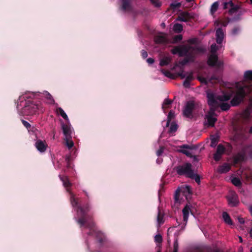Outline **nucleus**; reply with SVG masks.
Segmentation results:
<instances>
[{
    "instance_id": "8",
    "label": "nucleus",
    "mask_w": 252,
    "mask_h": 252,
    "mask_svg": "<svg viewBox=\"0 0 252 252\" xmlns=\"http://www.w3.org/2000/svg\"><path fill=\"white\" fill-rule=\"evenodd\" d=\"M191 207L192 206L189 203L187 204L185 207L183 208L182 210L183 215V222H180L178 221V220H177V222L178 223V226H180L181 229H183L185 226H186V224L187 223L189 216V214L191 213L192 214V213L191 212Z\"/></svg>"
},
{
    "instance_id": "3",
    "label": "nucleus",
    "mask_w": 252,
    "mask_h": 252,
    "mask_svg": "<svg viewBox=\"0 0 252 252\" xmlns=\"http://www.w3.org/2000/svg\"><path fill=\"white\" fill-rule=\"evenodd\" d=\"M37 94L39 93L28 91L19 96L17 104L19 115H32L40 110L41 106L39 103L28 100L29 98H36Z\"/></svg>"
},
{
    "instance_id": "29",
    "label": "nucleus",
    "mask_w": 252,
    "mask_h": 252,
    "mask_svg": "<svg viewBox=\"0 0 252 252\" xmlns=\"http://www.w3.org/2000/svg\"><path fill=\"white\" fill-rule=\"evenodd\" d=\"M23 125L28 129L30 131L32 130V132H35V131H37V129L34 127H31V125L28 122L22 120V121Z\"/></svg>"
},
{
    "instance_id": "50",
    "label": "nucleus",
    "mask_w": 252,
    "mask_h": 252,
    "mask_svg": "<svg viewBox=\"0 0 252 252\" xmlns=\"http://www.w3.org/2000/svg\"><path fill=\"white\" fill-rule=\"evenodd\" d=\"M147 62L149 63V64H152L154 63V60L151 58H148L147 60Z\"/></svg>"
},
{
    "instance_id": "49",
    "label": "nucleus",
    "mask_w": 252,
    "mask_h": 252,
    "mask_svg": "<svg viewBox=\"0 0 252 252\" xmlns=\"http://www.w3.org/2000/svg\"><path fill=\"white\" fill-rule=\"evenodd\" d=\"M192 79H193L192 74H191V73L189 74V75H188L187 76L186 75V79L188 80H189L190 81L191 80H192Z\"/></svg>"
},
{
    "instance_id": "37",
    "label": "nucleus",
    "mask_w": 252,
    "mask_h": 252,
    "mask_svg": "<svg viewBox=\"0 0 252 252\" xmlns=\"http://www.w3.org/2000/svg\"><path fill=\"white\" fill-rule=\"evenodd\" d=\"M179 249V244L178 242L177 239H175L174 243V249L173 252H178ZM157 252H160L159 251H158Z\"/></svg>"
},
{
    "instance_id": "53",
    "label": "nucleus",
    "mask_w": 252,
    "mask_h": 252,
    "mask_svg": "<svg viewBox=\"0 0 252 252\" xmlns=\"http://www.w3.org/2000/svg\"><path fill=\"white\" fill-rule=\"evenodd\" d=\"M238 220H239V222L241 224H243L245 222V220H244V219L242 218H239Z\"/></svg>"
},
{
    "instance_id": "31",
    "label": "nucleus",
    "mask_w": 252,
    "mask_h": 252,
    "mask_svg": "<svg viewBox=\"0 0 252 252\" xmlns=\"http://www.w3.org/2000/svg\"><path fill=\"white\" fill-rule=\"evenodd\" d=\"M218 137L216 135H213L211 138L210 146L212 147H215L218 144Z\"/></svg>"
},
{
    "instance_id": "13",
    "label": "nucleus",
    "mask_w": 252,
    "mask_h": 252,
    "mask_svg": "<svg viewBox=\"0 0 252 252\" xmlns=\"http://www.w3.org/2000/svg\"><path fill=\"white\" fill-rule=\"evenodd\" d=\"M228 204L231 207H235L239 203L238 197L236 193L233 190H230L227 196Z\"/></svg>"
},
{
    "instance_id": "28",
    "label": "nucleus",
    "mask_w": 252,
    "mask_h": 252,
    "mask_svg": "<svg viewBox=\"0 0 252 252\" xmlns=\"http://www.w3.org/2000/svg\"><path fill=\"white\" fill-rule=\"evenodd\" d=\"M219 5V3L218 1H216L212 4L210 8V13L211 15H214V14L216 12L218 9Z\"/></svg>"
},
{
    "instance_id": "11",
    "label": "nucleus",
    "mask_w": 252,
    "mask_h": 252,
    "mask_svg": "<svg viewBox=\"0 0 252 252\" xmlns=\"http://www.w3.org/2000/svg\"><path fill=\"white\" fill-rule=\"evenodd\" d=\"M61 127L63 132L64 138H72V135L74 132V130L72 127L70 121L64 124L62 121H61Z\"/></svg>"
},
{
    "instance_id": "58",
    "label": "nucleus",
    "mask_w": 252,
    "mask_h": 252,
    "mask_svg": "<svg viewBox=\"0 0 252 252\" xmlns=\"http://www.w3.org/2000/svg\"><path fill=\"white\" fill-rule=\"evenodd\" d=\"M215 24L217 26H218L219 24V21H216L215 22Z\"/></svg>"
},
{
    "instance_id": "6",
    "label": "nucleus",
    "mask_w": 252,
    "mask_h": 252,
    "mask_svg": "<svg viewBox=\"0 0 252 252\" xmlns=\"http://www.w3.org/2000/svg\"><path fill=\"white\" fill-rule=\"evenodd\" d=\"M176 171L179 175H185L188 177L194 179L197 183H200V177L194 173L191 169V164L190 163H186L177 167Z\"/></svg>"
},
{
    "instance_id": "26",
    "label": "nucleus",
    "mask_w": 252,
    "mask_h": 252,
    "mask_svg": "<svg viewBox=\"0 0 252 252\" xmlns=\"http://www.w3.org/2000/svg\"><path fill=\"white\" fill-rule=\"evenodd\" d=\"M170 57H164L160 60L159 64L160 66H164L168 64L171 62Z\"/></svg>"
},
{
    "instance_id": "20",
    "label": "nucleus",
    "mask_w": 252,
    "mask_h": 252,
    "mask_svg": "<svg viewBox=\"0 0 252 252\" xmlns=\"http://www.w3.org/2000/svg\"><path fill=\"white\" fill-rule=\"evenodd\" d=\"M199 80L202 83H204L205 84H208V83H212V81L214 80H218V78L216 77L215 75H212L211 77L207 76L206 77H199Z\"/></svg>"
},
{
    "instance_id": "62",
    "label": "nucleus",
    "mask_w": 252,
    "mask_h": 252,
    "mask_svg": "<svg viewBox=\"0 0 252 252\" xmlns=\"http://www.w3.org/2000/svg\"><path fill=\"white\" fill-rule=\"evenodd\" d=\"M192 0H186L187 2H191Z\"/></svg>"
},
{
    "instance_id": "10",
    "label": "nucleus",
    "mask_w": 252,
    "mask_h": 252,
    "mask_svg": "<svg viewBox=\"0 0 252 252\" xmlns=\"http://www.w3.org/2000/svg\"><path fill=\"white\" fill-rule=\"evenodd\" d=\"M232 150L231 146L227 144L226 147H224L221 144H219L217 149V152L214 155V158L216 161L219 160L221 157V155L225 152L230 153Z\"/></svg>"
},
{
    "instance_id": "27",
    "label": "nucleus",
    "mask_w": 252,
    "mask_h": 252,
    "mask_svg": "<svg viewBox=\"0 0 252 252\" xmlns=\"http://www.w3.org/2000/svg\"><path fill=\"white\" fill-rule=\"evenodd\" d=\"M231 181L234 186L237 187H241L242 185L241 180L239 178L237 177H232L231 178Z\"/></svg>"
},
{
    "instance_id": "57",
    "label": "nucleus",
    "mask_w": 252,
    "mask_h": 252,
    "mask_svg": "<svg viewBox=\"0 0 252 252\" xmlns=\"http://www.w3.org/2000/svg\"><path fill=\"white\" fill-rule=\"evenodd\" d=\"M251 215L252 216V206H251L249 208Z\"/></svg>"
},
{
    "instance_id": "56",
    "label": "nucleus",
    "mask_w": 252,
    "mask_h": 252,
    "mask_svg": "<svg viewBox=\"0 0 252 252\" xmlns=\"http://www.w3.org/2000/svg\"><path fill=\"white\" fill-rule=\"evenodd\" d=\"M228 5V3L227 2H224V6H223V7L224 9H226L227 8V6Z\"/></svg>"
},
{
    "instance_id": "39",
    "label": "nucleus",
    "mask_w": 252,
    "mask_h": 252,
    "mask_svg": "<svg viewBox=\"0 0 252 252\" xmlns=\"http://www.w3.org/2000/svg\"><path fill=\"white\" fill-rule=\"evenodd\" d=\"M250 105L249 106V107L246 110L245 113L248 115L250 114L252 111V97H251L250 98Z\"/></svg>"
},
{
    "instance_id": "47",
    "label": "nucleus",
    "mask_w": 252,
    "mask_h": 252,
    "mask_svg": "<svg viewBox=\"0 0 252 252\" xmlns=\"http://www.w3.org/2000/svg\"><path fill=\"white\" fill-rule=\"evenodd\" d=\"M184 86L186 87H189L190 85V81L185 79L183 83Z\"/></svg>"
},
{
    "instance_id": "36",
    "label": "nucleus",
    "mask_w": 252,
    "mask_h": 252,
    "mask_svg": "<svg viewBox=\"0 0 252 252\" xmlns=\"http://www.w3.org/2000/svg\"><path fill=\"white\" fill-rule=\"evenodd\" d=\"M178 128V125L175 123H172L169 128V132L173 133L175 132Z\"/></svg>"
},
{
    "instance_id": "55",
    "label": "nucleus",
    "mask_w": 252,
    "mask_h": 252,
    "mask_svg": "<svg viewBox=\"0 0 252 252\" xmlns=\"http://www.w3.org/2000/svg\"><path fill=\"white\" fill-rule=\"evenodd\" d=\"M179 75L182 77V78H186V75L183 73V72H182L179 74Z\"/></svg>"
},
{
    "instance_id": "48",
    "label": "nucleus",
    "mask_w": 252,
    "mask_h": 252,
    "mask_svg": "<svg viewBox=\"0 0 252 252\" xmlns=\"http://www.w3.org/2000/svg\"><path fill=\"white\" fill-rule=\"evenodd\" d=\"M141 55L144 59H145L148 56L147 52L145 50H142L141 52Z\"/></svg>"
},
{
    "instance_id": "12",
    "label": "nucleus",
    "mask_w": 252,
    "mask_h": 252,
    "mask_svg": "<svg viewBox=\"0 0 252 252\" xmlns=\"http://www.w3.org/2000/svg\"><path fill=\"white\" fill-rule=\"evenodd\" d=\"M195 108V102L193 101H189L186 104L183 109V115L189 118L192 117V111Z\"/></svg>"
},
{
    "instance_id": "24",
    "label": "nucleus",
    "mask_w": 252,
    "mask_h": 252,
    "mask_svg": "<svg viewBox=\"0 0 252 252\" xmlns=\"http://www.w3.org/2000/svg\"><path fill=\"white\" fill-rule=\"evenodd\" d=\"M222 218L223 219L225 222L229 225L232 224V221L229 216V215L226 212H223L222 213Z\"/></svg>"
},
{
    "instance_id": "23",
    "label": "nucleus",
    "mask_w": 252,
    "mask_h": 252,
    "mask_svg": "<svg viewBox=\"0 0 252 252\" xmlns=\"http://www.w3.org/2000/svg\"><path fill=\"white\" fill-rule=\"evenodd\" d=\"M172 103V101L169 99L168 98H166L164 100L162 105V109L164 112L165 113V110L170 107V106Z\"/></svg>"
},
{
    "instance_id": "41",
    "label": "nucleus",
    "mask_w": 252,
    "mask_h": 252,
    "mask_svg": "<svg viewBox=\"0 0 252 252\" xmlns=\"http://www.w3.org/2000/svg\"><path fill=\"white\" fill-rule=\"evenodd\" d=\"M150 1L156 7H159L161 5V3L159 0H150Z\"/></svg>"
},
{
    "instance_id": "59",
    "label": "nucleus",
    "mask_w": 252,
    "mask_h": 252,
    "mask_svg": "<svg viewBox=\"0 0 252 252\" xmlns=\"http://www.w3.org/2000/svg\"><path fill=\"white\" fill-rule=\"evenodd\" d=\"M250 234L251 237L252 238V228L250 230Z\"/></svg>"
},
{
    "instance_id": "18",
    "label": "nucleus",
    "mask_w": 252,
    "mask_h": 252,
    "mask_svg": "<svg viewBox=\"0 0 252 252\" xmlns=\"http://www.w3.org/2000/svg\"><path fill=\"white\" fill-rule=\"evenodd\" d=\"M191 18L192 16L189 13L183 12L179 14L177 20L186 22L188 21Z\"/></svg>"
},
{
    "instance_id": "33",
    "label": "nucleus",
    "mask_w": 252,
    "mask_h": 252,
    "mask_svg": "<svg viewBox=\"0 0 252 252\" xmlns=\"http://www.w3.org/2000/svg\"><path fill=\"white\" fill-rule=\"evenodd\" d=\"M173 30L176 32H180L183 30V26L181 24H175L173 26Z\"/></svg>"
},
{
    "instance_id": "42",
    "label": "nucleus",
    "mask_w": 252,
    "mask_h": 252,
    "mask_svg": "<svg viewBox=\"0 0 252 252\" xmlns=\"http://www.w3.org/2000/svg\"><path fill=\"white\" fill-rule=\"evenodd\" d=\"M181 4L180 2H178L177 1H174L171 3V6L173 8H177L181 6Z\"/></svg>"
},
{
    "instance_id": "52",
    "label": "nucleus",
    "mask_w": 252,
    "mask_h": 252,
    "mask_svg": "<svg viewBox=\"0 0 252 252\" xmlns=\"http://www.w3.org/2000/svg\"><path fill=\"white\" fill-rule=\"evenodd\" d=\"M238 32V30L237 29V28H235V29H234L232 31V33L233 34V35H235L236 34H237V33Z\"/></svg>"
},
{
    "instance_id": "32",
    "label": "nucleus",
    "mask_w": 252,
    "mask_h": 252,
    "mask_svg": "<svg viewBox=\"0 0 252 252\" xmlns=\"http://www.w3.org/2000/svg\"><path fill=\"white\" fill-rule=\"evenodd\" d=\"M175 117V114L173 111H170L167 117V121L166 124V126L168 127L169 126L170 122Z\"/></svg>"
},
{
    "instance_id": "1",
    "label": "nucleus",
    "mask_w": 252,
    "mask_h": 252,
    "mask_svg": "<svg viewBox=\"0 0 252 252\" xmlns=\"http://www.w3.org/2000/svg\"><path fill=\"white\" fill-rule=\"evenodd\" d=\"M252 93V86L246 85L242 82L236 83L233 90L222 92L218 95H215L212 91L207 90L206 95L210 109L205 115V125L209 126H214L217 120L215 111L218 104L222 110L226 111L231 105L235 106L240 104L246 96Z\"/></svg>"
},
{
    "instance_id": "40",
    "label": "nucleus",
    "mask_w": 252,
    "mask_h": 252,
    "mask_svg": "<svg viewBox=\"0 0 252 252\" xmlns=\"http://www.w3.org/2000/svg\"><path fill=\"white\" fill-rule=\"evenodd\" d=\"M227 3H228V5H229L232 8L231 11H232L233 10H237L238 9V6L234 5L232 1L230 0L228 2H227Z\"/></svg>"
},
{
    "instance_id": "4",
    "label": "nucleus",
    "mask_w": 252,
    "mask_h": 252,
    "mask_svg": "<svg viewBox=\"0 0 252 252\" xmlns=\"http://www.w3.org/2000/svg\"><path fill=\"white\" fill-rule=\"evenodd\" d=\"M224 37V33L221 28H218L216 32V42L218 44H213L211 46V54L208 57L207 63L210 66H215V67L220 69L223 66V62L219 61L218 56L216 52L217 51L221 49L223 47L222 42Z\"/></svg>"
},
{
    "instance_id": "9",
    "label": "nucleus",
    "mask_w": 252,
    "mask_h": 252,
    "mask_svg": "<svg viewBox=\"0 0 252 252\" xmlns=\"http://www.w3.org/2000/svg\"><path fill=\"white\" fill-rule=\"evenodd\" d=\"M191 195V191L189 186H186L181 189H178L175 193V199L176 202H181L180 200V196H183L188 200L190 198Z\"/></svg>"
},
{
    "instance_id": "45",
    "label": "nucleus",
    "mask_w": 252,
    "mask_h": 252,
    "mask_svg": "<svg viewBox=\"0 0 252 252\" xmlns=\"http://www.w3.org/2000/svg\"><path fill=\"white\" fill-rule=\"evenodd\" d=\"M161 71L162 73L165 76H167V77H169V78H171L172 74H171V73L169 71H164V70H161Z\"/></svg>"
},
{
    "instance_id": "64",
    "label": "nucleus",
    "mask_w": 252,
    "mask_h": 252,
    "mask_svg": "<svg viewBox=\"0 0 252 252\" xmlns=\"http://www.w3.org/2000/svg\"><path fill=\"white\" fill-rule=\"evenodd\" d=\"M223 25L224 26H225L226 25V24H223Z\"/></svg>"
},
{
    "instance_id": "46",
    "label": "nucleus",
    "mask_w": 252,
    "mask_h": 252,
    "mask_svg": "<svg viewBox=\"0 0 252 252\" xmlns=\"http://www.w3.org/2000/svg\"><path fill=\"white\" fill-rule=\"evenodd\" d=\"M70 159V156H66V157H65V161L67 162V166L68 167H71L70 164L69 163Z\"/></svg>"
},
{
    "instance_id": "14",
    "label": "nucleus",
    "mask_w": 252,
    "mask_h": 252,
    "mask_svg": "<svg viewBox=\"0 0 252 252\" xmlns=\"http://www.w3.org/2000/svg\"><path fill=\"white\" fill-rule=\"evenodd\" d=\"M36 93H39V94L36 95V98L38 97L39 96H43L47 99V103L49 104H54L55 103L54 99L52 96L47 91H45L42 93L37 92Z\"/></svg>"
},
{
    "instance_id": "19",
    "label": "nucleus",
    "mask_w": 252,
    "mask_h": 252,
    "mask_svg": "<svg viewBox=\"0 0 252 252\" xmlns=\"http://www.w3.org/2000/svg\"><path fill=\"white\" fill-rule=\"evenodd\" d=\"M121 9L123 11H130L131 9L130 0H122Z\"/></svg>"
},
{
    "instance_id": "34",
    "label": "nucleus",
    "mask_w": 252,
    "mask_h": 252,
    "mask_svg": "<svg viewBox=\"0 0 252 252\" xmlns=\"http://www.w3.org/2000/svg\"><path fill=\"white\" fill-rule=\"evenodd\" d=\"M243 174L245 175L247 179L252 178V168L243 171Z\"/></svg>"
},
{
    "instance_id": "15",
    "label": "nucleus",
    "mask_w": 252,
    "mask_h": 252,
    "mask_svg": "<svg viewBox=\"0 0 252 252\" xmlns=\"http://www.w3.org/2000/svg\"><path fill=\"white\" fill-rule=\"evenodd\" d=\"M35 146L39 152L44 153L47 149V145L45 141L37 140L35 143Z\"/></svg>"
},
{
    "instance_id": "44",
    "label": "nucleus",
    "mask_w": 252,
    "mask_h": 252,
    "mask_svg": "<svg viewBox=\"0 0 252 252\" xmlns=\"http://www.w3.org/2000/svg\"><path fill=\"white\" fill-rule=\"evenodd\" d=\"M182 35L180 34V35H176L174 36V42H178L180 41H181L182 39Z\"/></svg>"
},
{
    "instance_id": "21",
    "label": "nucleus",
    "mask_w": 252,
    "mask_h": 252,
    "mask_svg": "<svg viewBox=\"0 0 252 252\" xmlns=\"http://www.w3.org/2000/svg\"><path fill=\"white\" fill-rule=\"evenodd\" d=\"M230 169V165L225 163L219 167L218 171L220 173H225L228 172Z\"/></svg>"
},
{
    "instance_id": "7",
    "label": "nucleus",
    "mask_w": 252,
    "mask_h": 252,
    "mask_svg": "<svg viewBox=\"0 0 252 252\" xmlns=\"http://www.w3.org/2000/svg\"><path fill=\"white\" fill-rule=\"evenodd\" d=\"M247 155L252 157V145L249 146L240 145L238 147L237 153L234 156L235 162L236 163L243 161Z\"/></svg>"
},
{
    "instance_id": "61",
    "label": "nucleus",
    "mask_w": 252,
    "mask_h": 252,
    "mask_svg": "<svg viewBox=\"0 0 252 252\" xmlns=\"http://www.w3.org/2000/svg\"><path fill=\"white\" fill-rule=\"evenodd\" d=\"M193 159H194V160H197V158H196V157L195 156H193Z\"/></svg>"
},
{
    "instance_id": "17",
    "label": "nucleus",
    "mask_w": 252,
    "mask_h": 252,
    "mask_svg": "<svg viewBox=\"0 0 252 252\" xmlns=\"http://www.w3.org/2000/svg\"><path fill=\"white\" fill-rule=\"evenodd\" d=\"M191 147L187 145H183L180 147V149L179 151L188 157H191Z\"/></svg>"
},
{
    "instance_id": "16",
    "label": "nucleus",
    "mask_w": 252,
    "mask_h": 252,
    "mask_svg": "<svg viewBox=\"0 0 252 252\" xmlns=\"http://www.w3.org/2000/svg\"><path fill=\"white\" fill-rule=\"evenodd\" d=\"M167 38L166 34L160 33L155 37V41L157 43H165L167 42Z\"/></svg>"
},
{
    "instance_id": "25",
    "label": "nucleus",
    "mask_w": 252,
    "mask_h": 252,
    "mask_svg": "<svg viewBox=\"0 0 252 252\" xmlns=\"http://www.w3.org/2000/svg\"><path fill=\"white\" fill-rule=\"evenodd\" d=\"M157 220L158 225V226H160L161 225V224H162L164 222L163 215L162 214L161 212L160 211V210H159V208L158 209V215L157 216Z\"/></svg>"
},
{
    "instance_id": "22",
    "label": "nucleus",
    "mask_w": 252,
    "mask_h": 252,
    "mask_svg": "<svg viewBox=\"0 0 252 252\" xmlns=\"http://www.w3.org/2000/svg\"><path fill=\"white\" fill-rule=\"evenodd\" d=\"M56 112L58 115L62 116L66 121V122H69V120L68 118L67 115L62 108H57L56 109Z\"/></svg>"
},
{
    "instance_id": "5",
    "label": "nucleus",
    "mask_w": 252,
    "mask_h": 252,
    "mask_svg": "<svg viewBox=\"0 0 252 252\" xmlns=\"http://www.w3.org/2000/svg\"><path fill=\"white\" fill-rule=\"evenodd\" d=\"M205 51V48L198 45H181L177 46L172 50L173 54H178L180 57L186 56L187 59L184 60V63L193 61L196 55Z\"/></svg>"
},
{
    "instance_id": "60",
    "label": "nucleus",
    "mask_w": 252,
    "mask_h": 252,
    "mask_svg": "<svg viewBox=\"0 0 252 252\" xmlns=\"http://www.w3.org/2000/svg\"><path fill=\"white\" fill-rule=\"evenodd\" d=\"M239 239H240V242H242V238L241 237H239Z\"/></svg>"
},
{
    "instance_id": "2",
    "label": "nucleus",
    "mask_w": 252,
    "mask_h": 252,
    "mask_svg": "<svg viewBox=\"0 0 252 252\" xmlns=\"http://www.w3.org/2000/svg\"><path fill=\"white\" fill-rule=\"evenodd\" d=\"M60 178L66 191L69 193L70 203L74 210L76 212L74 217L75 219L81 226L85 227V232L88 235L89 238L86 240L88 248L94 249L102 247L106 244V237L103 233L98 230L92 219L87 216V213L89 210V205H86L84 207L80 206L78 198L69 190L71 184L68 178L66 176L61 177V176H60Z\"/></svg>"
},
{
    "instance_id": "51",
    "label": "nucleus",
    "mask_w": 252,
    "mask_h": 252,
    "mask_svg": "<svg viewBox=\"0 0 252 252\" xmlns=\"http://www.w3.org/2000/svg\"><path fill=\"white\" fill-rule=\"evenodd\" d=\"M208 252H221L218 249H211L210 251H208Z\"/></svg>"
},
{
    "instance_id": "35",
    "label": "nucleus",
    "mask_w": 252,
    "mask_h": 252,
    "mask_svg": "<svg viewBox=\"0 0 252 252\" xmlns=\"http://www.w3.org/2000/svg\"><path fill=\"white\" fill-rule=\"evenodd\" d=\"M244 77L246 80H252V71H246L244 73Z\"/></svg>"
},
{
    "instance_id": "30",
    "label": "nucleus",
    "mask_w": 252,
    "mask_h": 252,
    "mask_svg": "<svg viewBox=\"0 0 252 252\" xmlns=\"http://www.w3.org/2000/svg\"><path fill=\"white\" fill-rule=\"evenodd\" d=\"M72 138H64V140L65 141V146L69 149H71L74 146V143L71 140Z\"/></svg>"
},
{
    "instance_id": "54",
    "label": "nucleus",
    "mask_w": 252,
    "mask_h": 252,
    "mask_svg": "<svg viewBox=\"0 0 252 252\" xmlns=\"http://www.w3.org/2000/svg\"><path fill=\"white\" fill-rule=\"evenodd\" d=\"M162 160L161 158H159V157L157 159V163L158 164H160L162 162Z\"/></svg>"
},
{
    "instance_id": "43",
    "label": "nucleus",
    "mask_w": 252,
    "mask_h": 252,
    "mask_svg": "<svg viewBox=\"0 0 252 252\" xmlns=\"http://www.w3.org/2000/svg\"><path fill=\"white\" fill-rule=\"evenodd\" d=\"M164 151V147H160L159 149L157 151V156L158 157H160L162 155V154L163 153Z\"/></svg>"
},
{
    "instance_id": "63",
    "label": "nucleus",
    "mask_w": 252,
    "mask_h": 252,
    "mask_svg": "<svg viewBox=\"0 0 252 252\" xmlns=\"http://www.w3.org/2000/svg\"><path fill=\"white\" fill-rule=\"evenodd\" d=\"M250 3H251V4H252V0H250Z\"/></svg>"
},
{
    "instance_id": "38",
    "label": "nucleus",
    "mask_w": 252,
    "mask_h": 252,
    "mask_svg": "<svg viewBox=\"0 0 252 252\" xmlns=\"http://www.w3.org/2000/svg\"><path fill=\"white\" fill-rule=\"evenodd\" d=\"M155 241L158 243H161L162 241V237L161 235L157 234L155 236Z\"/></svg>"
}]
</instances>
